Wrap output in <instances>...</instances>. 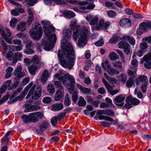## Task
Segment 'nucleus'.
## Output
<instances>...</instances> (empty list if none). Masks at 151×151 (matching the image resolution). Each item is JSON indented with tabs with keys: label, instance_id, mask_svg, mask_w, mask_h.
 <instances>
[{
	"label": "nucleus",
	"instance_id": "f257e3e1",
	"mask_svg": "<svg viewBox=\"0 0 151 151\" xmlns=\"http://www.w3.org/2000/svg\"><path fill=\"white\" fill-rule=\"evenodd\" d=\"M72 35V31L68 29L64 34V39L65 41L63 42L61 47L63 50L64 55L66 59L63 60L59 59L60 65L63 67L69 69L72 68L75 63V53L73 47L70 42L68 41L70 39Z\"/></svg>",
	"mask_w": 151,
	"mask_h": 151
},
{
	"label": "nucleus",
	"instance_id": "f03ea898",
	"mask_svg": "<svg viewBox=\"0 0 151 151\" xmlns=\"http://www.w3.org/2000/svg\"><path fill=\"white\" fill-rule=\"evenodd\" d=\"M88 31V28L83 27L81 29L80 27L79 26H77L76 28L74 29L73 38L75 41L77 40L80 35L78 42V45L80 47H83L86 45Z\"/></svg>",
	"mask_w": 151,
	"mask_h": 151
},
{
	"label": "nucleus",
	"instance_id": "7ed1b4c3",
	"mask_svg": "<svg viewBox=\"0 0 151 151\" xmlns=\"http://www.w3.org/2000/svg\"><path fill=\"white\" fill-rule=\"evenodd\" d=\"M59 80L62 82L64 86L69 89V92L71 93L73 91V89L75 84V79L72 76L70 75L61 76Z\"/></svg>",
	"mask_w": 151,
	"mask_h": 151
},
{
	"label": "nucleus",
	"instance_id": "20e7f679",
	"mask_svg": "<svg viewBox=\"0 0 151 151\" xmlns=\"http://www.w3.org/2000/svg\"><path fill=\"white\" fill-rule=\"evenodd\" d=\"M59 80L62 82L64 86L69 89V92L71 93L73 91V89L75 84V79L72 76L70 75L61 76Z\"/></svg>",
	"mask_w": 151,
	"mask_h": 151
},
{
	"label": "nucleus",
	"instance_id": "39448f33",
	"mask_svg": "<svg viewBox=\"0 0 151 151\" xmlns=\"http://www.w3.org/2000/svg\"><path fill=\"white\" fill-rule=\"evenodd\" d=\"M42 30L41 25L38 23H36L33 25L32 29L29 32V34L32 38L36 40H39L41 37Z\"/></svg>",
	"mask_w": 151,
	"mask_h": 151
},
{
	"label": "nucleus",
	"instance_id": "423d86ee",
	"mask_svg": "<svg viewBox=\"0 0 151 151\" xmlns=\"http://www.w3.org/2000/svg\"><path fill=\"white\" fill-rule=\"evenodd\" d=\"M48 37V40H43L42 43L44 49L46 51L50 50L53 48L54 43L56 42L57 40L56 35L55 34H50Z\"/></svg>",
	"mask_w": 151,
	"mask_h": 151
},
{
	"label": "nucleus",
	"instance_id": "0eeeda50",
	"mask_svg": "<svg viewBox=\"0 0 151 151\" xmlns=\"http://www.w3.org/2000/svg\"><path fill=\"white\" fill-rule=\"evenodd\" d=\"M36 85L33 86L27 95L26 98H28L32 95H33L32 96V98L33 99H37L40 97L41 94V87L38 86L36 89L35 91L34 92V90L36 87Z\"/></svg>",
	"mask_w": 151,
	"mask_h": 151
},
{
	"label": "nucleus",
	"instance_id": "6e6552de",
	"mask_svg": "<svg viewBox=\"0 0 151 151\" xmlns=\"http://www.w3.org/2000/svg\"><path fill=\"white\" fill-rule=\"evenodd\" d=\"M31 122L35 123L38 121V118H41L43 114L40 112H34L29 114Z\"/></svg>",
	"mask_w": 151,
	"mask_h": 151
},
{
	"label": "nucleus",
	"instance_id": "1a4fd4ad",
	"mask_svg": "<svg viewBox=\"0 0 151 151\" xmlns=\"http://www.w3.org/2000/svg\"><path fill=\"white\" fill-rule=\"evenodd\" d=\"M22 70V67L21 65L18 66L17 68L14 70V73L16 76L14 77L15 80H19L21 78L23 77L25 73L21 72Z\"/></svg>",
	"mask_w": 151,
	"mask_h": 151
},
{
	"label": "nucleus",
	"instance_id": "9d476101",
	"mask_svg": "<svg viewBox=\"0 0 151 151\" xmlns=\"http://www.w3.org/2000/svg\"><path fill=\"white\" fill-rule=\"evenodd\" d=\"M125 97L122 95H119L116 96L114 99L115 104L118 106L122 107L124 105V100Z\"/></svg>",
	"mask_w": 151,
	"mask_h": 151
},
{
	"label": "nucleus",
	"instance_id": "9b49d317",
	"mask_svg": "<svg viewBox=\"0 0 151 151\" xmlns=\"http://www.w3.org/2000/svg\"><path fill=\"white\" fill-rule=\"evenodd\" d=\"M143 59L145 61L144 64L145 68L150 69L151 68V52L148 55H145L143 57Z\"/></svg>",
	"mask_w": 151,
	"mask_h": 151
},
{
	"label": "nucleus",
	"instance_id": "f8f14e48",
	"mask_svg": "<svg viewBox=\"0 0 151 151\" xmlns=\"http://www.w3.org/2000/svg\"><path fill=\"white\" fill-rule=\"evenodd\" d=\"M110 25V23L109 22H105V21L103 19H100L98 23V26H96V29L99 30L100 28H102L103 29H107Z\"/></svg>",
	"mask_w": 151,
	"mask_h": 151
},
{
	"label": "nucleus",
	"instance_id": "ddd939ff",
	"mask_svg": "<svg viewBox=\"0 0 151 151\" xmlns=\"http://www.w3.org/2000/svg\"><path fill=\"white\" fill-rule=\"evenodd\" d=\"M86 20L88 21L90 20V24L91 25H93L96 24L98 21L99 18L97 16H94L93 15H88L86 18Z\"/></svg>",
	"mask_w": 151,
	"mask_h": 151
},
{
	"label": "nucleus",
	"instance_id": "4468645a",
	"mask_svg": "<svg viewBox=\"0 0 151 151\" xmlns=\"http://www.w3.org/2000/svg\"><path fill=\"white\" fill-rule=\"evenodd\" d=\"M31 63L37 65L39 68L42 67L44 65L43 62H41L37 55H34L31 58Z\"/></svg>",
	"mask_w": 151,
	"mask_h": 151
},
{
	"label": "nucleus",
	"instance_id": "2eb2a0df",
	"mask_svg": "<svg viewBox=\"0 0 151 151\" xmlns=\"http://www.w3.org/2000/svg\"><path fill=\"white\" fill-rule=\"evenodd\" d=\"M103 68L104 70L107 72L111 76H114L116 75L119 74L120 72L118 69L114 68L113 67L111 68L109 70H107L105 66L104 65H103Z\"/></svg>",
	"mask_w": 151,
	"mask_h": 151
},
{
	"label": "nucleus",
	"instance_id": "dca6fc26",
	"mask_svg": "<svg viewBox=\"0 0 151 151\" xmlns=\"http://www.w3.org/2000/svg\"><path fill=\"white\" fill-rule=\"evenodd\" d=\"M120 40L127 41L132 45L135 44V39L133 37L130 35H124L120 38Z\"/></svg>",
	"mask_w": 151,
	"mask_h": 151
},
{
	"label": "nucleus",
	"instance_id": "f3484780",
	"mask_svg": "<svg viewBox=\"0 0 151 151\" xmlns=\"http://www.w3.org/2000/svg\"><path fill=\"white\" fill-rule=\"evenodd\" d=\"M28 104L27 103L25 104V109L24 112H30L38 110L40 109V106L37 105L28 106Z\"/></svg>",
	"mask_w": 151,
	"mask_h": 151
},
{
	"label": "nucleus",
	"instance_id": "a211bd4d",
	"mask_svg": "<svg viewBox=\"0 0 151 151\" xmlns=\"http://www.w3.org/2000/svg\"><path fill=\"white\" fill-rule=\"evenodd\" d=\"M33 83L32 82H31L26 87L24 91L22 92L20 95L19 96L20 101L22 100L23 98L24 97L25 95L27 94L28 91L33 86Z\"/></svg>",
	"mask_w": 151,
	"mask_h": 151
},
{
	"label": "nucleus",
	"instance_id": "6ab92c4d",
	"mask_svg": "<svg viewBox=\"0 0 151 151\" xmlns=\"http://www.w3.org/2000/svg\"><path fill=\"white\" fill-rule=\"evenodd\" d=\"M139 27L140 29L145 31L147 28L151 27V22H150L148 21H145L140 24Z\"/></svg>",
	"mask_w": 151,
	"mask_h": 151
},
{
	"label": "nucleus",
	"instance_id": "aec40b11",
	"mask_svg": "<svg viewBox=\"0 0 151 151\" xmlns=\"http://www.w3.org/2000/svg\"><path fill=\"white\" fill-rule=\"evenodd\" d=\"M55 31V30L54 27L50 25L46 26L45 27L44 32L46 36H48L51 33L54 32Z\"/></svg>",
	"mask_w": 151,
	"mask_h": 151
},
{
	"label": "nucleus",
	"instance_id": "412c9836",
	"mask_svg": "<svg viewBox=\"0 0 151 151\" xmlns=\"http://www.w3.org/2000/svg\"><path fill=\"white\" fill-rule=\"evenodd\" d=\"M131 23L130 20L125 18L121 19L119 22L120 25L122 27H128L130 25Z\"/></svg>",
	"mask_w": 151,
	"mask_h": 151
},
{
	"label": "nucleus",
	"instance_id": "4be33fe9",
	"mask_svg": "<svg viewBox=\"0 0 151 151\" xmlns=\"http://www.w3.org/2000/svg\"><path fill=\"white\" fill-rule=\"evenodd\" d=\"M64 90H57L55 96V99L58 101L60 100L64 96Z\"/></svg>",
	"mask_w": 151,
	"mask_h": 151
},
{
	"label": "nucleus",
	"instance_id": "5701e85b",
	"mask_svg": "<svg viewBox=\"0 0 151 151\" xmlns=\"http://www.w3.org/2000/svg\"><path fill=\"white\" fill-rule=\"evenodd\" d=\"M127 100L129 102H130L132 105L136 106L140 103L139 101L136 98H133L131 96H129L127 97Z\"/></svg>",
	"mask_w": 151,
	"mask_h": 151
},
{
	"label": "nucleus",
	"instance_id": "b1692460",
	"mask_svg": "<svg viewBox=\"0 0 151 151\" xmlns=\"http://www.w3.org/2000/svg\"><path fill=\"white\" fill-rule=\"evenodd\" d=\"M38 68L39 67L38 66L32 64L28 67L29 71L31 74L33 76L35 74Z\"/></svg>",
	"mask_w": 151,
	"mask_h": 151
},
{
	"label": "nucleus",
	"instance_id": "393cba45",
	"mask_svg": "<svg viewBox=\"0 0 151 151\" xmlns=\"http://www.w3.org/2000/svg\"><path fill=\"white\" fill-rule=\"evenodd\" d=\"M28 17L27 21V23L28 25H30L33 20L34 17L33 15L32 11L30 9H29L28 10Z\"/></svg>",
	"mask_w": 151,
	"mask_h": 151
},
{
	"label": "nucleus",
	"instance_id": "a878e982",
	"mask_svg": "<svg viewBox=\"0 0 151 151\" xmlns=\"http://www.w3.org/2000/svg\"><path fill=\"white\" fill-rule=\"evenodd\" d=\"M48 73L47 70H45L42 73L41 80L43 84H44L47 80L48 78Z\"/></svg>",
	"mask_w": 151,
	"mask_h": 151
},
{
	"label": "nucleus",
	"instance_id": "bb28decb",
	"mask_svg": "<svg viewBox=\"0 0 151 151\" xmlns=\"http://www.w3.org/2000/svg\"><path fill=\"white\" fill-rule=\"evenodd\" d=\"M77 87L81 91L85 94H88L90 93L91 89L90 88H87L79 84H77Z\"/></svg>",
	"mask_w": 151,
	"mask_h": 151
},
{
	"label": "nucleus",
	"instance_id": "cd10ccee",
	"mask_svg": "<svg viewBox=\"0 0 151 151\" xmlns=\"http://www.w3.org/2000/svg\"><path fill=\"white\" fill-rule=\"evenodd\" d=\"M63 108V105L62 103H57L52 106V110L53 111H58L62 109Z\"/></svg>",
	"mask_w": 151,
	"mask_h": 151
},
{
	"label": "nucleus",
	"instance_id": "c85d7f7f",
	"mask_svg": "<svg viewBox=\"0 0 151 151\" xmlns=\"http://www.w3.org/2000/svg\"><path fill=\"white\" fill-rule=\"evenodd\" d=\"M26 23L25 22H21L17 26V28L18 30L23 31L26 29Z\"/></svg>",
	"mask_w": 151,
	"mask_h": 151
},
{
	"label": "nucleus",
	"instance_id": "c756f323",
	"mask_svg": "<svg viewBox=\"0 0 151 151\" xmlns=\"http://www.w3.org/2000/svg\"><path fill=\"white\" fill-rule=\"evenodd\" d=\"M136 57L135 54H133L132 56V59L131 62V65L132 66H131L130 67H133L135 70L137 69V66L138 65V62L137 60L135 58Z\"/></svg>",
	"mask_w": 151,
	"mask_h": 151
},
{
	"label": "nucleus",
	"instance_id": "7c9ffc66",
	"mask_svg": "<svg viewBox=\"0 0 151 151\" xmlns=\"http://www.w3.org/2000/svg\"><path fill=\"white\" fill-rule=\"evenodd\" d=\"M65 16L69 19L74 17L75 16V14L71 11H65L63 13Z\"/></svg>",
	"mask_w": 151,
	"mask_h": 151
},
{
	"label": "nucleus",
	"instance_id": "2f4dec72",
	"mask_svg": "<svg viewBox=\"0 0 151 151\" xmlns=\"http://www.w3.org/2000/svg\"><path fill=\"white\" fill-rule=\"evenodd\" d=\"M119 81L123 83H125L127 79V75L125 73L120 74L119 76Z\"/></svg>",
	"mask_w": 151,
	"mask_h": 151
},
{
	"label": "nucleus",
	"instance_id": "473e14b6",
	"mask_svg": "<svg viewBox=\"0 0 151 151\" xmlns=\"http://www.w3.org/2000/svg\"><path fill=\"white\" fill-rule=\"evenodd\" d=\"M64 103L65 105L68 106L71 103V101L70 99V96L68 93L65 95L64 100Z\"/></svg>",
	"mask_w": 151,
	"mask_h": 151
},
{
	"label": "nucleus",
	"instance_id": "72a5a7b5",
	"mask_svg": "<svg viewBox=\"0 0 151 151\" xmlns=\"http://www.w3.org/2000/svg\"><path fill=\"white\" fill-rule=\"evenodd\" d=\"M48 123L46 121L42 122L40 126V129L41 131L46 130L48 127Z\"/></svg>",
	"mask_w": 151,
	"mask_h": 151
},
{
	"label": "nucleus",
	"instance_id": "f704fd0d",
	"mask_svg": "<svg viewBox=\"0 0 151 151\" xmlns=\"http://www.w3.org/2000/svg\"><path fill=\"white\" fill-rule=\"evenodd\" d=\"M134 84V80L132 77L129 78L126 82V86L129 88L131 87L132 85Z\"/></svg>",
	"mask_w": 151,
	"mask_h": 151
},
{
	"label": "nucleus",
	"instance_id": "c9c22d12",
	"mask_svg": "<svg viewBox=\"0 0 151 151\" xmlns=\"http://www.w3.org/2000/svg\"><path fill=\"white\" fill-rule=\"evenodd\" d=\"M54 84L55 88H58L57 90H64L63 88L61 86V84L60 81H54Z\"/></svg>",
	"mask_w": 151,
	"mask_h": 151
},
{
	"label": "nucleus",
	"instance_id": "e433bc0d",
	"mask_svg": "<svg viewBox=\"0 0 151 151\" xmlns=\"http://www.w3.org/2000/svg\"><path fill=\"white\" fill-rule=\"evenodd\" d=\"M25 42L27 43L26 45V48H33L35 45L32 41L29 39H26Z\"/></svg>",
	"mask_w": 151,
	"mask_h": 151
},
{
	"label": "nucleus",
	"instance_id": "4c0bfd02",
	"mask_svg": "<svg viewBox=\"0 0 151 151\" xmlns=\"http://www.w3.org/2000/svg\"><path fill=\"white\" fill-rule=\"evenodd\" d=\"M109 57L111 60H114L119 58V56L116 53L112 52L110 53Z\"/></svg>",
	"mask_w": 151,
	"mask_h": 151
},
{
	"label": "nucleus",
	"instance_id": "58836bf2",
	"mask_svg": "<svg viewBox=\"0 0 151 151\" xmlns=\"http://www.w3.org/2000/svg\"><path fill=\"white\" fill-rule=\"evenodd\" d=\"M79 100L78 103V105L81 106H85L86 104V102L83 98L81 96L79 97Z\"/></svg>",
	"mask_w": 151,
	"mask_h": 151
},
{
	"label": "nucleus",
	"instance_id": "ea45409f",
	"mask_svg": "<svg viewBox=\"0 0 151 151\" xmlns=\"http://www.w3.org/2000/svg\"><path fill=\"white\" fill-rule=\"evenodd\" d=\"M9 49L13 51H19L22 49V47L20 46H9Z\"/></svg>",
	"mask_w": 151,
	"mask_h": 151
},
{
	"label": "nucleus",
	"instance_id": "a19ab883",
	"mask_svg": "<svg viewBox=\"0 0 151 151\" xmlns=\"http://www.w3.org/2000/svg\"><path fill=\"white\" fill-rule=\"evenodd\" d=\"M12 81L11 80H8L4 82L3 85L7 89L9 90H11L12 89V87L11 86L10 84L11 83Z\"/></svg>",
	"mask_w": 151,
	"mask_h": 151
},
{
	"label": "nucleus",
	"instance_id": "79ce46f5",
	"mask_svg": "<svg viewBox=\"0 0 151 151\" xmlns=\"http://www.w3.org/2000/svg\"><path fill=\"white\" fill-rule=\"evenodd\" d=\"M138 80L140 82H144L147 81V76L145 75H139L138 78Z\"/></svg>",
	"mask_w": 151,
	"mask_h": 151
},
{
	"label": "nucleus",
	"instance_id": "37998d69",
	"mask_svg": "<svg viewBox=\"0 0 151 151\" xmlns=\"http://www.w3.org/2000/svg\"><path fill=\"white\" fill-rule=\"evenodd\" d=\"M137 70V69L135 70L133 68L130 67L127 70V73L129 76H131L136 73Z\"/></svg>",
	"mask_w": 151,
	"mask_h": 151
},
{
	"label": "nucleus",
	"instance_id": "c03bdc74",
	"mask_svg": "<svg viewBox=\"0 0 151 151\" xmlns=\"http://www.w3.org/2000/svg\"><path fill=\"white\" fill-rule=\"evenodd\" d=\"M22 118L23 121L25 123H27L31 122L30 118L29 115V116L24 115L22 117Z\"/></svg>",
	"mask_w": 151,
	"mask_h": 151
},
{
	"label": "nucleus",
	"instance_id": "a18cd8bd",
	"mask_svg": "<svg viewBox=\"0 0 151 151\" xmlns=\"http://www.w3.org/2000/svg\"><path fill=\"white\" fill-rule=\"evenodd\" d=\"M126 41H122L119 42L118 44V46L121 49L124 48L128 45L129 44L125 42Z\"/></svg>",
	"mask_w": 151,
	"mask_h": 151
},
{
	"label": "nucleus",
	"instance_id": "49530a36",
	"mask_svg": "<svg viewBox=\"0 0 151 151\" xmlns=\"http://www.w3.org/2000/svg\"><path fill=\"white\" fill-rule=\"evenodd\" d=\"M119 39V37L118 36H113L110 39L109 43L111 44H114L118 42Z\"/></svg>",
	"mask_w": 151,
	"mask_h": 151
},
{
	"label": "nucleus",
	"instance_id": "de8ad7c7",
	"mask_svg": "<svg viewBox=\"0 0 151 151\" xmlns=\"http://www.w3.org/2000/svg\"><path fill=\"white\" fill-rule=\"evenodd\" d=\"M114 67L121 69L122 68V65L121 63L118 61H115L112 63Z\"/></svg>",
	"mask_w": 151,
	"mask_h": 151
},
{
	"label": "nucleus",
	"instance_id": "09e8293b",
	"mask_svg": "<svg viewBox=\"0 0 151 151\" xmlns=\"http://www.w3.org/2000/svg\"><path fill=\"white\" fill-rule=\"evenodd\" d=\"M78 97L77 92L76 91H73L72 94V100L74 103H76Z\"/></svg>",
	"mask_w": 151,
	"mask_h": 151
},
{
	"label": "nucleus",
	"instance_id": "8fccbe9b",
	"mask_svg": "<svg viewBox=\"0 0 151 151\" xmlns=\"http://www.w3.org/2000/svg\"><path fill=\"white\" fill-rule=\"evenodd\" d=\"M47 90L50 93H53L55 92V88L54 86L52 84H49L47 87Z\"/></svg>",
	"mask_w": 151,
	"mask_h": 151
},
{
	"label": "nucleus",
	"instance_id": "3c124183",
	"mask_svg": "<svg viewBox=\"0 0 151 151\" xmlns=\"http://www.w3.org/2000/svg\"><path fill=\"white\" fill-rule=\"evenodd\" d=\"M0 42L1 45L3 47V50L7 51L8 48V46L6 43L1 38L0 39Z\"/></svg>",
	"mask_w": 151,
	"mask_h": 151
},
{
	"label": "nucleus",
	"instance_id": "603ef678",
	"mask_svg": "<svg viewBox=\"0 0 151 151\" xmlns=\"http://www.w3.org/2000/svg\"><path fill=\"white\" fill-rule=\"evenodd\" d=\"M148 84L147 81H146L145 83H144L142 84L141 86V89L142 92L143 93L146 92V91L147 88V85Z\"/></svg>",
	"mask_w": 151,
	"mask_h": 151
},
{
	"label": "nucleus",
	"instance_id": "864d4df0",
	"mask_svg": "<svg viewBox=\"0 0 151 151\" xmlns=\"http://www.w3.org/2000/svg\"><path fill=\"white\" fill-rule=\"evenodd\" d=\"M124 52L126 55H129L131 53L130 46L129 44L124 48Z\"/></svg>",
	"mask_w": 151,
	"mask_h": 151
},
{
	"label": "nucleus",
	"instance_id": "5fc2aeb1",
	"mask_svg": "<svg viewBox=\"0 0 151 151\" xmlns=\"http://www.w3.org/2000/svg\"><path fill=\"white\" fill-rule=\"evenodd\" d=\"M101 65L102 67L103 65H104V66H105L106 68H106L107 70H109V69L111 67V64L107 60H105L104 63H102Z\"/></svg>",
	"mask_w": 151,
	"mask_h": 151
},
{
	"label": "nucleus",
	"instance_id": "6e6d98bb",
	"mask_svg": "<svg viewBox=\"0 0 151 151\" xmlns=\"http://www.w3.org/2000/svg\"><path fill=\"white\" fill-rule=\"evenodd\" d=\"M116 52L119 55L121 59L122 60V62L124 63L125 62V60H124V55L122 52L120 50H117Z\"/></svg>",
	"mask_w": 151,
	"mask_h": 151
},
{
	"label": "nucleus",
	"instance_id": "4d7b16f0",
	"mask_svg": "<svg viewBox=\"0 0 151 151\" xmlns=\"http://www.w3.org/2000/svg\"><path fill=\"white\" fill-rule=\"evenodd\" d=\"M77 23L74 20H73L70 24V27L72 30L74 29L77 27Z\"/></svg>",
	"mask_w": 151,
	"mask_h": 151
},
{
	"label": "nucleus",
	"instance_id": "13d9d810",
	"mask_svg": "<svg viewBox=\"0 0 151 151\" xmlns=\"http://www.w3.org/2000/svg\"><path fill=\"white\" fill-rule=\"evenodd\" d=\"M139 47L141 50L145 51L147 47V45L146 42H143L140 43Z\"/></svg>",
	"mask_w": 151,
	"mask_h": 151
},
{
	"label": "nucleus",
	"instance_id": "bf43d9fd",
	"mask_svg": "<svg viewBox=\"0 0 151 151\" xmlns=\"http://www.w3.org/2000/svg\"><path fill=\"white\" fill-rule=\"evenodd\" d=\"M107 14L110 17H114L116 15V12L112 10L108 11L107 12Z\"/></svg>",
	"mask_w": 151,
	"mask_h": 151
},
{
	"label": "nucleus",
	"instance_id": "052dcab7",
	"mask_svg": "<svg viewBox=\"0 0 151 151\" xmlns=\"http://www.w3.org/2000/svg\"><path fill=\"white\" fill-rule=\"evenodd\" d=\"M17 22V20L16 18H13L10 22V24L11 26L13 27H14Z\"/></svg>",
	"mask_w": 151,
	"mask_h": 151
},
{
	"label": "nucleus",
	"instance_id": "680f3d73",
	"mask_svg": "<svg viewBox=\"0 0 151 151\" xmlns=\"http://www.w3.org/2000/svg\"><path fill=\"white\" fill-rule=\"evenodd\" d=\"M58 118L56 116H54L51 119V122L52 124L54 126H55L57 124V122L58 121Z\"/></svg>",
	"mask_w": 151,
	"mask_h": 151
},
{
	"label": "nucleus",
	"instance_id": "e2e57ef3",
	"mask_svg": "<svg viewBox=\"0 0 151 151\" xmlns=\"http://www.w3.org/2000/svg\"><path fill=\"white\" fill-rule=\"evenodd\" d=\"M32 48H26V50L24 53L28 55H30L35 53V51L32 49Z\"/></svg>",
	"mask_w": 151,
	"mask_h": 151
},
{
	"label": "nucleus",
	"instance_id": "0e129e2a",
	"mask_svg": "<svg viewBox=\"0 0 151 151\" xmlns=\"http://www.w3.org/2000/svg\"><path fill=\"white\" fill-rule=\"evenodd\" d=\"M42 101L44 103L49 104L51 102L52 100L50 97H46L43 98Z\"/></svg>",
	"mask_w": 151,
	"mask_h": 151
},
{
	"label": "nucleus",
	"instance_id": "69168bd1",
	"mask_svg": "<svg viewBox=\"0 0 151 151\" xmlns=\"http://www.w3.org/2000/svg\"><path fill=\"white\" fill-rule=\"evenodd\" d=\"M106 115L110 116H112L114 115V112L111 110L109 109H106Z\"/></svg>",
	"mask_w": 151,
	"mask_h": 151
},
{
	"label": "nucleus",
	"instance_id": "338daca9",
	"mask_svg": "<svg viewBox=\"0 0 151 151\" xmlns=\"http://www.w3.org/2000/svg\"><path fill=\"white\" fill-rule=\"evenodd\" d=\"M22 57V54L19 52H17L14 53V57L15 58L18 60H21V58Z\"/></svg>",
	"mask_w": 151,
	"mask_h": 151
},
{
	"label": "nucleus",
	"instance_id": "774afa93",
	"mask_svg": "<svg viewBox=\"0 0 151 151\" xmlns=\"http://www.w3.org/2000/svg\"><path fill=\"white\" fill-rule=\"evenodd\" d=\"M94 45L97 46H102L104 44V41L102 40H98L96 42Z\"/></svg>",
	"mask_w": 151,
	"mask_h": 151
}]
</instances>
